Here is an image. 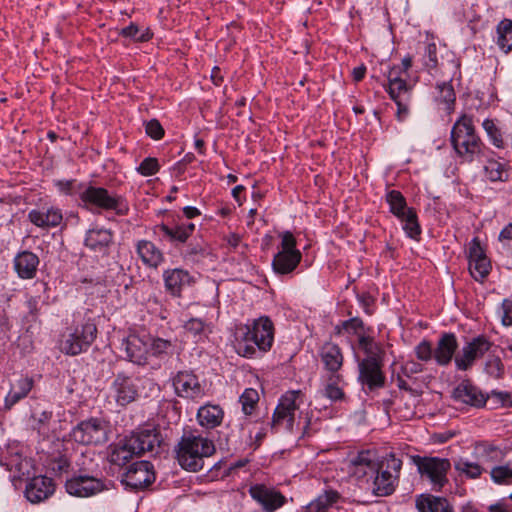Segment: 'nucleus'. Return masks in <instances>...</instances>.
Returning <instances> with one entry per match:
<instances>
[{
    "mask_svg": "<svg viewBox=\"0 0 512 512\" xmlns=\"http://www.w3.org/2000/svg\"><path fill=\"white\" fill-rule=\"evenodd\" d=\"M503 455L502 450L493 445L485 446L483 449V457L486 461H500Z\"/></svg>",
    "mask_w": 512,
    "mask_h": 512,
    "instance_id": "0e129e2a",
    "label": "nucleus"
},
{
    "mask_svg": "<svg viewBox=\"0 0 512 512\" xmlns=\"http://www.w3.org/2000/svg\"><path fill=\"white\" fill-rule=\"evenodd\" d=\"M502 323L505 326L512 325V301L504 300L502 304Z\"/></svg>",
    "mask_w": 512,
    "mask_h": 512,
    "instance_id": "69168bd1",
    "label": "nucleus"
},
{
    "mask_svg": "<svg viewBox=\"0 0 512 512\" xmlns=\"http://www.w3.org/2000/svg\"><path fill=\"white\" fill-rule=\"evenodd\" d=\"M319 357L327 375L341 374L344 355L341 348L332 342L324 343L319 350Z\"/></svg>",
    "mask_w": 512,
    "mask_h": 512,
    "instance_id": "393cba45",
    "label": "nucleus"
},
{
    "mask_svg": "<svg viewBox=\"0 0 512 512\" xmlns=\"http://www.w3.org/2000/svg\"><path fill=\"white\" fill-rule=\"evenodd\" d=\"M301 397V391H288L279 399L278 405L276 406L271 428L278 432L285 430L289 433H299L300 437L310 436L309 431L311 420L308 413L305 415L302 421V417L299 416L296 422V412L299 410V399Z\"/></svg>",
    "mask_w": 512,
    "mask_h": 512,
    "instance_id": "7ed1b4c3",
    "label": "nucleus"
},
{
    "mask_svg": "<svg viewBox=\"0 0 512 512\" xmlns=\"http://www.w3.org/2000/svg\"><path fill=\"white\" fill-rule=\"evenodd\" d=\"M144 381L145 378L132 377L124 372H119L115 375L110 387L111 397L117 405L125 407L138 399L139 384Z\"/></svg>",
    "mask_w": 512,
    "mask_h": 512,
    "instance_id": "9b49d317",
    "label": "nucleus"
},
{
    "mask_svg": "<svg viewBox=\"0 0 512 512\" xmlns=\"http://www.w3.org/2000/svg\"><path fill=\"white\" fill-rule=\"evenodd\" d=\"M65 488L70 495L81 498L91 497L108 489L103 479L84 473L73 475L67 479Z\"/></svg>",
    "mask_w": 512,
    "mask_h": 512,
    "instance_id": "ddd939ff",
    "label": "nucleus"
},
{
    "mask_svg": "<svg viewBox=\"0 0 512 512\" xmlns=\"http://www.w3.org/2000/svg\"><path fill=\"white\" fill-rule=\"evenodd\" d=\"M483 129L487 133L491 143L497 148L504 147V140L500 129L495 125L491 119H486L482 123Z\"/></svg>",
    "mask_w": 512,
    "mask_h": 512,
    "instance_id": "8fccbe9b",
    "label": "nucleus"
},
{
    "mask_svg": "<svg viewBox=\"0 0 512 512\" xmlns=\"http://www.w3.org/2000/svg\"><path fill=\"white\" fill-rule=\"evenodd\" d=\"M122 347L126 352L127 359L135 364H146L150 347V339L140 337L137 334H130L122 341Z\"/></svg>",
    "mask_w": 512,
    "mask_h": 512,
    "instance_id": "5701e85b",
    "label": "nucleus"
},
{
    "mask_svg": "<svg viewBox=\"0 0 512 512\" xmlns=\"http://www.w3.org/2000/svg\"><path fill=\"white\" fill-rule=\"evenodd\" d=\"M325 386L323 389V395L331 401L343 400L345 393L340 386L343 382L342 374H331L326 375Z\"/></svg>",
    "mask_w": 512,
    "mask_h": 512,
    "instance_id": "58836bf2",
    "label": "nucleus"
},
{
    "mask_svg": "<svg viewBox=\"0 0 512 512\" xmlns=\"http://www.w3.org/2000/svg\"><path fill=\"white\" fill-rule=\"evenodd\" d=\"M119 35L130 38L135 42H147L153 37L150 28L141 29L137 24L130 23L127 27L121 29Z\"/></svg>",
    "mask_w": 512,
    "mask_h": 512,
    "instance_id": "37998d69",
    "label": "nucleus"
},
{
    "mask_svg": "<svg viewBox=\"0 0 512 512\" xmlns=\"http://www.w3.org/2000/svg\"><path fill=\"white\" fill-rule=\"evenodd\" d=\"M181 254L184 259L190 261H198L206 254L205 244L201 239H193L187 243Z\"/></svg>",
    "mask_w": 512,
    "mask_h": 512,
    "instance_id": "c03bdc74",
    "label": "nucleus"
},
{
    "mask_svg": "<svg viewBox=\"0 0 512 512\" xmlns=\"http://www.w3.org/2000/svg\"><path fill=\"white\" fill-rule=\"evenodd\" d=\"M216 451L214 442L195 432L185 433L175 447L178 464L186 471L198 472L204 467V460Z\"/></svg>",
    "mask_w": 512,
    "mask_h": 512,
    "instance_id": "f03ea898",
    "label": "nucleus"
},
{
    "mask_svg": "<svg viewBox=\"0 0 512 512\" xmlns=\"http://www.w3.org/2000/svg\"><path fill=\"white\" fill-rule=\"evenodd\" d=\"M403 223V230L408 237L412 239H418L421 235V227L418 222L417 213L413 208H410L406 215L400 218Z\"/></svg>",
    "mask_w": 512,
    "mask_h": 512,
    "instance_id": "a19ab883",
    "label": "nucleus"
},
{
    "mask_svg": "<svg viewBox=\"0 0 512 512\" xmlns=\"http://www.w3.org/2000/svg\"><path fill=\"white\" fill-rule=\"evenodd\" d=\"M455 469L465 474L468 478L476 479L481 476L484 469L477 463L469 462L464 459H459L454 464Z\"/></svg>",
    "mask_w": 512,
    "mask_h": 512,
    "instance_id": "09e8293b",
    "label": "nucleus"
},
{
    "mask_svg": "<svg viewBox=\"0 0 512 512\" xmlns=\"http://www.w3.org/2000/svg\"><path fill=\"white\" fill-rule=\"evenodd\" d=\"M358 347L364 352V359L374 358L375 360H384L385 351L382 345L375 341L372 336L360 335L358 339Z\"/></svg>",
    "mask_w": 512,
    "mask_h": 512,
    "instance_id": "4c0bfd02",
    "label": "nucleus"
},
{
    "mask_svg": "<svg viewBox=\"0 0 512 512\" xmlns=\"http://www.w3.org/2000/svg\"><path fill=\"white\" fill-rule=\"evenodd\" d=\"M121 481L134 490L144 489L155 481L153 465L148 461L135 462L122 475Z\"/></svg>",
    "mask_w": 512,
    "mask_h": 512,
    "instance_id": "dca6fc26",
    "label": "nucleus"
},
{
    "mask_svg": "<svg viewBox=\"0 0 512 512\" xmlns=\"http://www.w3.org/2000/svg\"><path fill=\"white\" fill-rule=\"evenodd\" d=\"M172 383L179 397L197 399L204 395V389L192 371H179L173 377Z\"/></svg>",
    "mask_w": 512,
    "mask_h": 512,
    "instance_id": "6ab92c4d",
    "label": "nucleus"
},
{
    "mask_svg": "<svg viewBox=\"0 0 512 512\" xmlns=\"http://www.w3.org/2000/svg\"><path fill=\"white\" fill-rule=\"evenodd\" d=\"M249 494L264 512H275L285 505L286 497L278 490L264 484H256L249 488Z\"/></svg>",
    "mask_w": 512,
    "mask_h": 512,
    "instance_id": "a211bd4d",
    "label": "nucleus"
},
{
    "mask_svg": "<svg viewBox=\"0 0 512 512\" xmlns=\"http://www.w3.org/2000/svg\"><path fill=\"white\" fill-rule=\"evenodd\" d=\"M52 411L43 410L41 412H35L32 415L33 420L37 424L38 432L45 433L48 429L50 421L52 419Z\"/></svg>",
    "mask_w": 512,
    "mask_h": 512,
    "instance_id": "052dcab7",
    "label": "nucleus"
},
{
    "mask_svg": "<svg viewBox=\"0 0 512 512\" xmlns=\"http://www.w3.org/2000/svg\"><path fill=\"white\" fill-rule=\"evenodd\" d=\"M453 398L463 404L480 408L486 404L488 396L469 380H463L454 389Z\"/></svg>",
    "mask_w": 512,
    "mask_h": 512,
    "instance_id": "b1692460",
    "label": "nucleus"
},
{
    "mask_svg": "<svg viewBox=\"0 0 512 512\" xmlns=\"http://www.w3.org/2000/svg\"><path fill=\"white\" fill-rule=\"evenodd\" d=\"M39 257L31 251L19 252L14 258V269L21 279H32L36 276Z\"/></svg>",
    "mask_w": 512,
    "mask_h": 512,
    "instance_id": "c85d7f7f",
    "label": "nucleus"
},
{
    "mask_svg": "<svg viewBox=\"0 0 512 512\" xmlns=\"http://www.w3.org/2000/svg\"><path fill=\"white\" fill-rule=\"evenodd\" d=\"M280 236V250L273 258L272 267L277 274H289L300 263L302 254L296 248V239L291 232L285 231Z\"/></svg>",
    "mask_w": 512,
    "mask_h": 512,
    "instance_id": "1a4fd4ad",
    "label": "nucleus"
},
{
    "mask_svg": "<svg viewBox=\"0 0 512 512\" xmlns=\"http://www.w3.org/2000/svg\"><path fill=\"white\" fill-rule=\"evenodd\" d=\"M224 412L219 405L207 404L199 408L197 419L202 427L212 429L219 426L223 420Z\"/></svg>",
    "mask_w": 512,
    "mask_h": 512,
    "instance_id": "f704fd0d",
    "label": "nucleus"
},
{
    "mask_svg": "<svg viewBox=\"0 0 512 512\" xmlns=\"http://www.w3.org/2000/svg\"><path fill=\"white\" fill-rule=\"evenodd\" d=\"M80 200L83 207L92 211L94 208L116 211L117 214H124L120 209L122 197L116 193L109 192L104 187L85 185L83 191H80Z\"/></svg>",
    "mask_w": 512,
    "mask_h": 512,
    "instance_id": "0eeeda50",
    "label": "nucleus"
},
{
    "mask_svg": "<svg viewBox=\"0 0 512 512\" xmlns=\"http://www.w3.org/2000/svg\"><path fill=\"white\" fill-rule=\"evenodd\" d=\"M413 461L421 476L428 478L435 490L440 491L448 482L447 473L451 468L448 459L415 456Z\"/></svg>",
    "mask_w": 512,
    "mask_h": 512,
    "instance_id": "9d476101",
    "label": "nucleus"
},
{
    "mask_svg": "<svg viewBox=\"0 0 512 512\" xmlns=\"http://www.w3.org/2000/svg\"><path fill=\"white\" fill-rule=\"evenodd\" d=\"M402 468V460L390 454L381 464L377 465V472L370 477L364 489L376 497H386L394 493Z\"/></svg>",
    "mask_w": 512,
    "mask_h": 512,
    "instance_id": "39448f33",
    "label": "nucleus"
},
{
    "mask_svg": "<svg viewBox=\"0 0 512 512\" xmlns=\"http://www.w3.org/2000/svg\"><path fill=\"white\" fill-rule=\"evenodd\" d=\"M377 463L374 459V453L370 450L358 452L350 459L348 472L354 477L361 489L370 481V477L377 472Z\"/></svg>",
    "mask_w": 512,
    "mask_h": 512,
    "instance_id": "4468645a",
    "label": "nucleus"
},
{
    "mask_svg": "<svg viewBox=\"0 0 512 512\" xmlns=\"http://www.w3.org/2000/svg\"><path fill=\"white\" fill-rule=\"evenodd\" d=\"M491 346L492 343L484 335L473 338L454 358L457 369L466 371L471 368L477 359L482 358L490 350Z\"/></svg>",
    "mask_w": 512,
    "mask_h": 512,
    "instance_id": "2eb2a0df",
    "label": "nucleus"
},
{
    "mask_svg": "<svg viewBox=\"0 0 512 512\" xmlns=\"http://www.w3.org/2000/svg\"><path fill=\"white\" fill-rule=\"evenodd\" d=\"M239 401L242 405V411L244 414L251 415L258 404L259 394L257 390L253 388H247L240 396Z\"/></svg>",
    "mask_w": 512,
    "mask_h": 512,
    "instance_id": "de8ad7c7",
    "label": "nucleus"
},
{
    "mask_svg": "<svg viewBox=\"0 0 512 512\" xmlns=\"http://www.w3.org/2000/svg\"><path fill=\"white\" fill-rule=\"evenodd\" d=\"M274 324L268 316L240 324L236 332V351L245 358L261 357L271 350L274 342Z\"/></svg>",
    "mask_w": 512,
    "mask_h": 512,
    "instance_id": "f257e3e1",
    "label": "nucleus"
},
{
    "mask_svg": "<svg viewBox=\"0 0 512 512\" xmlns=\"http://www.w3.org/2000/svg\"><path fill=\"white\" fill-rule=\"evenodd\" d=\"M155 230L161 232L171 243L178 246L179 244L187 243L195 231V225L191 222H183L175 226L162 223L157 225Z\"/></svg>",
    "mask_w": 512,
    "mask_h": 512,
    "instance_id": "bb28decb",
    "label": "nucleus"
},
{
    "mask_svg": "<svg viewBox=\"0 0 512 512\" xmlns=\"http://www.w3.org/2000/svg\"><path fill=\"white\" fill-rule=\"evenodd\" d=\"M492 480L497 484L512 483V468L509 466H496L490 472Z\"/></svg>",
    "mask_w": 512,
    "mask_h": 512,
    "instance_id": "864d4df0",
    "label": "nucleus"
},
{
    "mask_svg": "<svg viewBox=\"0 0 512 512\" xmlns=\"http://www.w3.org/2000/svg\"><path fill=\"white\" fill-rule=\"evenodd\" d=\"M97 336V327L88 320L71 328L61 342V351L76 356L89 349Z\"/></svg>",
    "mask_w": 512,
    "mask_h": 512,
    "instance_id": "423d86ee",
    "label": "nucleus"
},
{
    "mask_svg": "<svg viewBox=\"0 0 512 512\" xmlns=\"http://www.w3.org/2000/svg\"><path fill=\"white\" fill-rule=\"evenodd\" d=\"M458 348L457 338L454 333H443L434 348V360L440 366H447L453 359Z\"/></svg>",
    "mask_w": 512,
    "mask_h": 512,
    "instance_id": "cd10ccee",
    "label": "nucleus"
},
{
    "mask_svg": "<svg viewBox=\"0 0 512 512\" xmlns=\"http://www.w3.org/2000/svg\"><path fill=\"white\" fill-rule=\"evenodd\" d=\"M415 354L417 359L423 362H428L434 359V348L432 346V343L425 339L422 340L415 347Z\"/></svg>",
    "mask_w": 512,
    "mask_h": 512,
    "instance_id": "4d7b16f0",
    "label": "nucleus"
},
{
    "mask_svg": "<svg viewBox=\"0 0 512 512\" xmlns=\"http://www.w3.org/2000/svg\"><path fill=\"white\" fill-rule=\"evenodd\" d=\"M70 436L78 444L102 445L108 440V425L103 419L92 417L78 423Z\"/></svg>",
    "mask_w": 512,
    "mask_h": 512,
    "instance_id": "6e6552de",
    "label": "nucleus"
},
{
    "mask_svg": "<svg viewBox=\"0 0 512 512\" xmlns=\"http://www.w3.org/2000/svg\"><path fill=\"white\" fill-rule=\"evenodd\" d=\"M384 360L361 359L358 362V381L369 392L385 386L386 376L383 372Z\"/></svg>",
    "mask_w": 512,
    "mask_h": 512,
    "instance_id": "f8f14e48",
    "label": "nucleus"
},
{
    "mask_svg": "<svg viewBox=\"0 0 512 512\" xmlns=\"http://www.w3.org/2000/svg\"><path fill=\"white\" fill-rule=\"evenodd\" d=\"M62 210L56 206H42L32 209L28 213V220L42 229L56 228L63 222Z\"/></svg>",
    "mask_w": 512,
    "mask_h": 512,
    "instance_id": "412c9836",
    "label": "nucleus"
},
{
    "mask_svg": "<svg viewBox=\"0 0 512 512\" xmlns=\"http://www.w3.org/2000/svg\"><path fill=\"white\" fill-rule=\"evenodd\" d=\"M55 491L53 480L47 476H37L26 486V498L32 503H39L49 498Z\"/></svg>",
    "mask_w": 512,
    "mask_h": 512,
    "instance_id": "a878e982",
    "label": "nucleus"
},
{
    "mask_svg": "<svg viewBox=\"0 0 512 512\" xmlns=\"http://www.w3.org/2000/svg\"><path fill=\"white\" fill-rule=\"evenodd\" d=\"M386 202L389 205L390 212L398 219L406 215L410 209L403 194L398 190H390L386 194Z\"/></svg>",
    "mask_w": 512,
    "mask_h": 512,
    "instance_id": "ea45409f",
    "label": "nucleus"
},
{
    "mask_svg": "<svg viewBox=\"0 0 512 512\" xmlns=\"http://www.w3.org/2000/svg\"><path fill=\"white\" fill-rule=\"evenodd\" d=\"M112 240L113 234L109 229L92 228L86 233L85 246L95 252H104Z\"/></svg>",
    "mask_w": 512,
    "mask_h": 512,
    "instance_id": "2f4dec72",
    "label": "nucleus"
},
{
    "mask_svg": "<svg viewBox=\"0 0 512 512\" xmlns=\"http://www.w3.org/2000/svg\"><path fill=\"white\" fill-rule=\"evenodd\" d=\"M411 87L407 85L405 79L390 82L388 93L390 97L395 101L399 100L404 96H410Z\"/></svg>",
    "mask_w": 512,
    "mask_h": 512,
    "instance_id": "603ef678",
    "label": "nucleus"
},
{
    "mask_svg": "<svg viewBox=\"0 0 512 512\" xmlns=\"http://www.w3.org/2000/svg\"><path fill=\"white\" fill-rule=\"evenodd\" d=\"M496 45L508 54L512 51V20L504 18L496 26Z\"/></svg>",
    "mask_w": 512,
    "mask_h": 512,
    "instance_id": "c9c22d12",
    "label": "nucleus"
},
{
    "mask_svg": "<svg viewBox=\"0 0 512 512\" xmlns=\"http://www.w3.org/2000/svg\"><path fill=\"white\" fill-rule=\"evenodd\" d=\"M423 64L429 72H432L438 68L439 62L437 56V46L435 43H428L426 45L423 55Z\"/></svg>",
    "mask_w": 512,
    "mask_h": 512,
    "instance_id": "3c124183",
    "label": "nucleus"
},
{
    "mask_svg": "<svg viewBox=\"0 0 512 512\" xmlns=\"http://www.w3.org/2000/svg\"><path fill=\"white\" fill-rule=\"evenodd\" d=\"M491 270L490 260L485 255V252L480 244L478 238L471 241L469 247V271L471 276L476 281H483Z\"/></svg>",
    "mask_w": 512,
    "mask_h": 512,
    "instance_id": "aec40b11",
    "label": "nucleus"
},
{
    "mask_svg": "<svg viewBox=\"0 0 512 512\" xmlns=\"http://www.w3.org/2000/svg\"><path fill=\"white\" fill-rule=\"evenodd\" d=\"M130 446L132 445L127 437L111 446L109 452L110 463L123 467L129 463L134 456H138L135 450H132Z\"/></svg>",
    "mask_w": 512,
    "mask_h": 512,
    "instance_id": "72a5a7b5",
    "label": "nucleus"
},
{
    "mask_svg": "<svg viewBox=\"0 0 512 512\" xmlns=\"http://www.w3.org/2000/svg\"><path fill=\"white\" fill-rule=\"evenodd\" d=\"M148 136L155 140H159L164 136V129L160 122L156 119H152L146 123L145 127Z\"/></svg>",
    "mask_w": 512,
    "mask_h": 512,
    "instance_id": "680f3d73",
    "label": "nucleus"
},
{
    "mask_svg": "<svg viewBox=\"0 0 512 512\" xmlns=\"http://www.w3.org/2000/svg\"><path fill=\"white\" fill-rule=\"evenodd\" d=\"M342 328H344L345 333L356 335L358 338L360 335H365V324L359 317L342 321Z\"/></svg>",
    "mask_w": 512,
    "mask_h": 512,
    "instance_id": "5fc2aeb1",
    "label": "nucleus"
},
{
    "mask_svg": "<svg viewBox=\"0 0 512 512\" xmlns=\"http://www.w3.org/2000/svg\"><path fill=\"white\" fill-rule=\"evenodd\" d=\"M159 164L156 158H145L137 168V171L143 176H152L159 171Z\"/></svg>",
    "mask_w": 512,
    "mask_h": 512,
    "instance_id": "bf43d9fd",
    "label": "nucleus"
},
{
    "mask_svg": "<svg viewBox=\"0 0 512 512\" xmlns=\"http://www.w3.org/2000/svg\"><path fill=\"white\" fill-rule=\"evenodd\" d=\"M170 346L171 343L169 341L160 338L150 343V347L152 348L154 354L164 353Z\"/></svg>",
    "mask_w": 512,
    "mask_h": 512,
    "instance_id": "338daca9",
    "label": "nucleus"
},
{
    "mask_svg": "<svg viewBox=\"0 0 512 512\" xmlns=\"http://www.w3.org/2000/svg\"><path fill=\"white\" fill-rule=\"evenodd\" d=\"M411 96H404L399 100H395L397 105V118L399 121H403L409 114V102Z\"/></svg>",
    "mask_w": 512,
    "mask_h": 512,
    "instance_id": "e2e57ef3",
    "label": "nucleus"
},
{
    "mask_svg": "<svg viewBox=\"0 0 512 512\" xmlns=\"http://www.w3.org/2000/svg\"><path fill=\"white\" fill-rule=\"evenodd\" d=\"M450 140L456 154L465 162H473L485 156L487 149L481 138L476 134L473 118L462 114L454 123Z\"/></svg>",
    "mask_w": 512,
    "mask_h": 512,
    "instance_id": "20e7f679",
    "label": "nucleus"
},
{
    "mask_svg": "<svg viewBox=\"0 0 512 512\" xmlns=\"http://www.w3.org/2000/svg\"><path fill=\"white\" fill-rule=\"evenodd\" d=\"M162 277L166 292L173 297H180L183 289L195 282L193 276L182 268L166 269Z\"/></svg>",
    "mask_w": 512,
    "mask_h": 512,
    "instance_id": "4be33fe9",
    "label": "nucleus"
},
{
    "mask_svg": "<svg viewBox=\"0 0 512 512\" xmlns=\"http://www.w3.org/2000/svg\"><path fill=\"white\" fill-rule=\"evenodd\" d=\"M127 439L132 445L130 448L135 450L138 456L146 452L157 454L163 441L160 432L156 428H144L133 432Z\"/></svg>",
    "mask_w": 512,
    "mask_h": 512,
    "instance_id": "f3484780",
    "label": "nucleus"
},
{
    "mask_svg": "<svg viewBox=\"0 0 512 512\" xmlns=\"http://www.w3.org/2000/svg\"><path fill=\"white\" fill-rule=\"evenodd\" d=\"M184 330L194 338L201 339L210 332L209 325L201 318H191L184 324Z\"/></svg>",
    "mask_w": 512,
    "mask_h": 512,
    "instance_id": "49530a36",
    "label": "nucleus"
},
{
    "mask_svg": "<svg viewBox=\"0 0 512 512\" xmlns=\"http://www.w3.org/2000/svg\"><path fill=\"white\" fill-rule=\"evenodd\" d=\"M438 90V96L437 99L446 105V110L448 113H451L454 110L455 105V91L450 83V81H443L441 83H438L436 86Z\"/></svg>",
    "mask_w": 512,
    "mask_h": 512,
    "instance_id": "79ce46f5",
    "label": "nucleus"
},
{
    "mask_svg": "<svg viewBox=\"0 0 512 512\" xmlns=\"http://www.w3.org/2000/svg\"><path fill=\"white\" fill-rule=\"evenodd\" d=\"M339 498L340 495L337 491L326 490L305 507V512H327Z\"/></svg>",
    "mask_w": 512,
    "mask_h": 512,
    "instance_id": "e433bc0d",
    "label": "nucleus"
},
{
    "mask_svg": "<svg viewBox=\"0 0 512 512\" xmlns=\"http://www.w3.org/2000/svg\"><path fill=\"white\" fill-rule=\"evenodd\" d=\"M419 512H453V507L444 497L422 494L416 500Z\"/></svg>",
    "mask_w": 512,
    "mask_h": 512,
    "instance_id": "473e14b6",
    "label": "nucleus"
},
{
    "mask_svg": "<svg viewBox=\"0 0 512 512\" xmlns=\"http://www.w3.org/2000/svg\"><path fill=\"white\" fill-rule=\"evenodd\" d=\"M34 386L33 377L21 376L14 384L5 397V408L11 409L22 399L26 398Z\"/></svg>",
    "mask_w": 512,
    "mask_h": 512,
    "instance_id": "7c9ffc66",
    "label": "nucleus"
},
{
    "mask_svg": "<svg viewBox=\"0 0 512 512\" xmlns=\"http://www.w3.org/2000/svg\"><path fill=\"white\" fill-rule=\"evenodd\" d=\"M56 186L65 195H80V191L85 188L84 184L77 183L76 180H59L56 182Z\"/></svg>",
    "mask_w": 512,
    "mask_h": 512,
    "instance_id": "13d9d810",
    "label": "nucleus"
},
{
    "mask_svg": "<svg viewBox=\"0 0 512 512\" xmlns=\"http://www.w3.org/2000/svg\"><path fill=\"white\" fill-rule=\"evenodd\" d=\"M485 371L491 377L501 378L504 374V365L501 359L497 356L489 357L485 364Z\"/></svg>",
    "mask_w": 512,
    "mask_h": 512,
    "instance_id": "6e6d98bb",
    "label": "nucleus"
},
{
    "mask_svg": "<svg viewBox=\"0 0 512 512\" xmlns=\"http://www.w3.org/2000/svg\"><path fill=\"white\" fill-rule=\"evenodd\" d=\"M403 369L406 375L417 374L423 371V366L420 363L410 361L404 365Z\"/></svg>",
    "mask_w": 512,
    "mask_h": 512,
    "instance_id": "774afa93",
    "label": "nucleus"
},
{
    "mask_svg": "<svg viewBox=\"0 0 512 512\" xmlns=\"http://www.w3.org/2000/svg\"><path fill=\"white\" fill-rule=\"evenodd\" d=\"M486 177L492 181H506L507 173L504 170V165L496 160L490 159L484 166Z\"/></svg>",
    "mask_w": 512,
    "mask_h": 512,
    "instance_id": "a18cd8bd",
    "label": "nucleus"
},
{
    "mask_svg": "<svg viewBox=\"0 0 512 512\" xmlns=\"http://www.w3.org/2000/svg\"><path fill=\"white\" fill-rule=\"evenodd\" d=\"M136 252L143 264L150 268H157L164 261L162 251L153 242L148 240L138 241Z\"/></svg>",
    "mask_w": 512,
    "mask_h": 512,
    "instance_id": "c756f323",
    "label": "nucleus"
}]
</instances>
